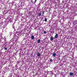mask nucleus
<instances>
[{"label": "nucleus", "mask_w": 77, "mask_h": 77, "mask_svg": "<svg viewBox=\"0 0 77 77\" xmlns=\"http://www.w3.org/2000/svg\"><path fill=\"white\" fill-rule=\"evenodd\" d=\"M31 38L32 39H35V37H34V36L32 35Z\"/></svg>", "instance_id": "f257e3e1"}, {"label": "nucleus", "mask_w": 77, "mask_h": 77, "mask_svg": "<svg viewBox=\"0 0 77 77\" xmlns=\"http://www.w3.org/2000/svg\"><path fill=\"white\" fill-rule=\"evenodd\" d=\"M53 40V37H51L50 38V41H52Z\"/></svg>", "instance_id": "f03ea898"}, {"label": "nucleus", "mask_w": 77, "mask_h": 77, "mask_svg": "<svg viewBox=\"0 0 77 77\" xmlns=\"http://www.w3.org/2000/svg\"><path fill=\"white\" fill-rule=\"evenodd\" d=\"M37 56L38 57H39V56H41V54H40V53H37Z\"/></svg>", "instance_id": "7ed1b4c3"}, {"label": "nucleus", "mask_w": 77, "mask_h": 77, "mask_svg": "<svg viewBox=\"0 0 77 77\" xmlns=\"http://www.w3.org/2000/svg\"><path fill=\"white\" fill-rule=\"evenodd\" d=\"M69 75L71 76L72 75H73V73L71 72H70L69 73Z\"/></svg>", "instance_id": "20e7f679"}, {"label": "nucleus", "mask_w": 77, "mask_h": 77, "mask_svg": "<svg viewBox=\"0 0 77 77\" xmlns=\"http://www.w3.org/2000/svg\"><path fill=\"white\" fill-rule=\"evenodd\" d=\"M41 13L40 12L38 14V17H40V16H41Z\"/></svg>", "instance_id": "39448f33"}, {"label": "nucleus", "mask_w": 77, "mask_h": 77, "mask_svg": "<svg viewBox=\"0 0 77 77\" xmlns=\"http://www.w3.org/2000/svg\"><path fill=\"white\" fill-rule=\"evenodd\" d=\"M58 37V35L57 34H56L55 36V38H57Z\"/></svg>", "instance_id": "423d86ee"}, {"label": "nucleus", "mask_w": 77, "mask_h": 77, "mask_svg": "<svg viewBox=\"0 0 77 77\" xmlns=\"http://www.w3.org/2000/svg\"><path fill=\"white\" fill-rule=\"evenodd\" d=\"M37 42L38 43H40L41 42V40L40 39H39L38 40Z\"/></svg>", "instance_id": "0eeeda50"}, {"label": "nucleus", "mask_w": 77, "mask_h": 77, "mask_svg": "<svg viewBox=\"0 0 77 77\" xmlns=\"http://www.w3.org/2000/svg\"><path fill=\"white\" fill-rule=\"evenodd\" d=\"M56 55V53H54L53 54V56H55Z\"/></svg>", "instance_id": "6e6552de"}, {"label": "nucleus", "mask_w": 77, "mask_h": 77, "mask_svg": "<svg viewBox=\"0 0 77 77\" xmlns=\"http://www.w3.org/2000/svg\"><path fill=\"white\" fill-rule=\"evenodd\" d=\"M47 18H45V22H47Z\"/></svg>", "instance_id": "1a4fd4ad"}, {"label": "nucleus", "mask_w": 77, "mask_h": 77, "mask_svg": "<svg viewBox=\"0 0 77 77\" xmlns=\"http://www.w3.org/2000/svg\"><path fill=\"white\" fill-rule=\"evenodd\" d=\"M7 49H8V48H4V49H5V50H7Z\"/></svg>", "instance_id": "9d476101"}, {"label": "nucleus", "mask_w": 77, "mask_h": 77, "mask_svg": "<svg viewBox=\"0 0 77 77\" xmlns=\"http://www.w3.org/2000/svg\"><path fill=\"white\" fill-rule=\"evenodd\" d=\"M42 15H44V11H42Z\"/></svg>", "instance_id": "9b49d317"}, {"label": "nucleus", "mask_w": 77, "mask_h": 77, "mask_svg": "<svg viewBox=\"0 0 77 77\" xmlns=\"http://www.w3.org/2000/svg\"><path fill=\"white\" fill-rule=\"evenodd\" d=\"M50 61L51 62H52V61H53V60H52V59H51L50 60Z\"/></svg>", "instance_id": "f8f14e48"}, {"label": "nucleus", "mask_w": 77, "mask_h": 77, "mask_svg": "<svg viewBox=\"0 0 77 77\" xmlns=\"http://www.w3.org/2000/svg\"><path fill=\"white\" fill-rule=\"evenodd\" d=\"M44 33L45 34H46V31H44Z\"/></svg>", "instance_id": "ddd939ff"}, {"label": "nucleus", "mask_w": 77, "mask_h": 77, "mask_svg": "<svg viewBox=\"0 0 77 77\" xmlns=\"http://www.w3.org/2000/svg\"><path fill=\"white\" fill-rule=\"evenodd\" d=\"M36 1H37V0H35V3H36Z\"/></svg>", "instance_id": "4468645a"}, {"label": "nucleus", "mask_w": 77, "mask_h": 77, "mask_svg": "<svg viewBox=\"0 0 77 77\" xmlns=\"http://www.w3.org/2000/svg\"><path fill=\"white\" fill-rule=\"evenodd\" d=\"M38 75V73H35V75Z\"/></svg>", "instance_id": "2eb2a0df"}]
</instances>
